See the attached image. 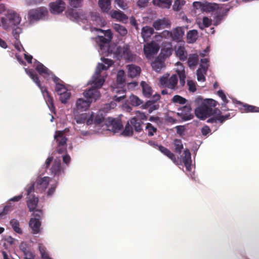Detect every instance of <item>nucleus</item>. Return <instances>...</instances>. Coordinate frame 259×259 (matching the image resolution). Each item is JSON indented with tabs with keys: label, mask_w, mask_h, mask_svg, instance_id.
Listing matches in <instances>:
<instances>
[{
	"label": "nucleus",
	"mask_w": 259,
	"mask_h": 259,
	"mask_svg": "<svg viewBox=\"0 0 259 259\" xmlns=\"http://www.w3.org/2000/svg\"><path fill=\"white\" fill-rule=\"evenodd\" d=\"M131 104L134 106H138L143 103V101L137 96L132 95L130 97Z\"/></svg>",
	"instance_id": "53"
},
{
	"label": "nucleus",
	"mask_w": 259,
	"mask_h": 259,
	"mask_svg": "<svg viewBox=\"0 0 259 259\" xmlns=\"http://www.w3.org/2000/svg\"><path fill=\"white\" fill-rule=\"evenodd\" d=\"M154 33L152 27L148 26L143 27L141 30V36L144 41H148Z\"/></svg>",
	"instance_id": "31"
},
{
	"label": "nucleus",
	"mask_w": 259,
	"mask_h": 259,
	"mask_svg": "<svg viewBox=\"0 0 259 259\" xmlns=\"http://www.w3.org/2000/svg\"><path fill=\"white\" fill-rule=\"evenodd\" d=\"M34 218L32 219H36V220L40 221L42 216V211L41 210L36 209L33 213Z\"/></svg>",
	"instance_id": "62"
},
{
	"label": "nucleus",
	"mask_w": 259,
	"mask_h": 259,
	"mask_svg": "<svg viewBox=\"0 0 259 259\" xmlns=\"http://www.w3.org/2000/svg\"><path fill=\"white\" fill-rule=\"evenodd\" d=\"M195 105L198 106L195 110V113L197 117L204 120L210 116L213 113V109L209 106H206L203 103V99L200 96H197L194 101Z\"/></svg>",
	"instance_id": "7"
},
{
	"label": "nucleus",
	"mask_w": 259,
	"mask_h": 259,
	"mask_svg": "<svg viewBox=\"0 0 259 259\" xmlns=\"http://www.w3.org/2000/svg\"><path fill=\"white\" fill-rule=\"evenodd\" d=\"M110 15L112 18L116 21L125 23L127 20V17L120 11L112 10L110 12Z\"/></svg>",
	"instance_id": "27"
},
{
	"label": "nucleus",
	"mask_w": 259,
	"mask_h": 259,
	"mask_svg": "<svg viewBox=\"0 0 259 259\" xmlns=\"http://www.w3.org/2000/svg\"><path fill=\"white\" fill-rule=\"evenodd\" d=\"M124 130H142L140 122L136 117H133L127 122Z\"/></svg>",
	"instance_id": "29"
},
{
	"label": "nucleus",
	"mask_w": 259,
	"mask_h": 259,
	"mask_svg": "<svg viewBox=\"0 0 259 259\" xmlns=\"http://www.w3.org/2000/svg\"><path fill=\"white\" fill-rule=\"evenodd\" d=\"M154 5L162 8H169L171 5L172 0H153Z\"/></svg>",
	"instance_id": "42"
},
{
	"label": "nucleus",
	"mask_w": 259,
	"mask_h": 259,
	"mask_svg": "<svg viewBox=\"0 0 259 259\" xmlns=\"http://www.w3.org/2000/svg\"><path fill=\"white\" fill-rule=\"evenodd\" d=\"M244 110L246 112H259V107L245 104L243 105Z\"/></svg>",
	"instance_id": "54"
},
{
	"label": "nucleus",
	"mask_w": 259,
	"mask_h": 259,
	"mask_svg": "<svg viewBox=\"0 0 259 259\" xmlns=\"http://www.w3.org/2000/svg\"><path fill=\"white\" fill-rule=\"evenodd\" d=\"M193 7L194 9L197 10H200L201 11L204 12L205 7V2H194L193 3Z\"/></svg>",
	"instance_id": "57"
},
{
	"label": "nucleus",
	"mask_w": 259,
	"mask_h": 259,
	"mask_svg": "<svg viewBox=\"0 0 259 259\" xmlns=\"http://www.w3.org/2000/svg\"><path fill=\"white\" fill-rule=\"evenodd\" d=\"M161 38L171 39V31L165 30L163 31L159 35L155 36V38L157 40H159V39Z\"/></svg>",
	"instance_id": "52"
},
{
	"label": "nucleus",
	"mask_w": 259,
	"mask_h": 259,
	"mask_svg": "<svg viewBox=\"0 0 259 259\" xmlns=\"http://www.w3.org/2000/svg\"><path fill=\"white\" fill-rule=\"evenodd\" d=\"M30 64L32 65L33 67L35 68L36 71L45 79L48 80L52 79L54 82V78L57 77L50 69L35 59H32V63Z\"/></svg>",
	"instance_id": "8"
},
{
	"label": "nucleus",
	"mask_w": 259,
	"mask_h": 259,
	"mask_svg": "<svg viewBox=\"0 0 259 259\" xmlns=\"http://www.w3.org/2000/svg\"><path fill=\"white\" fill-rule=\"evenodd\" d=\"M102 63H99L91 79L88 82V84H93L92 88L85 90L83 96L85 100L82 98L76 100L75 105L72 108V113L76 115L81 112L86 111L89 109L91 104L97 101L100 97V93L98 89L101 88L105 81L107 76L105 72L113 64L111 59L101 58Z\"/></svg>",
	"instance_id": "1"
},
{
	"label": "nucleus",
	"mask_w": 259,
	"mask_h": 259,
	"mask_svg": "<svg viewBox=\"0 0 259 259\" xmlns=\"http://www.w3.org/2000/svg\"><path fill=\"white\" fill-rule=\"evenodd\" d=\"M83 0H69L70 5L74 8L80 7Z\"/></svg>",
	"instance_id": "60"
},
{
	"label": "nucleus",
	"mask_w": 259,
	"mask_h": 259,
	"mask_svg": "<svg viewBox=\"0 0 259 259\" xmlns=\"http://www.w3.org/2000/svg\"><path fill=\"white\" fill-rule=\"evenodd\" d=\"M187 85L189 91L191 92H195L196 91V82L191 80H187Z\"/></svg>",
	"instance_id": "59"
},
{
	"label": "nucleus",
	"mask_w": 259,
	"mask_h": 259,
	"mask_svg": "<svg viewBox=\"0 0 259 259\" xmlns=\"http://www.w3.org/2000/svg\"><path fill=\"white\" fill-rule=\"evenodd\" d=\"M29 225L32 229V233L33 234H37L40 232V227L41 226L40 221L36 220V219L31 218L29 221Z\"/></svg>",
	"instance_id": "34"
},
{
	"label": "nucleus",
	"mask_w": 259,
	"mask_h": 259,
	"mask_svg": "<svg viewBox=\"0 0 259 259\" xmlns=\"http://www.w3.org/2000/svg\"><path fill=\"white\" fill-rule=\"evenodd\" d=\"M172 149L176 153L181 154L184 146L181 140L175 139L172 143Z\"/></svg>",
	"instance_id": "36"
},
{
	"label": "nucleus",
	"mask_w": 259,
	"mask_h": 259,
	"mask_svg": "<svg viewBox=\"0 0 259 259\" xmlns=\"http://www.w3.org/2000/svg\"><path fill=\"white\" fill-rule=\"evenodd\" d=\"M110 132V135H114L119 134V136L123 137H131L133 135L134 131H109Z\"/></svg>",
	"instance_id": "47"
},
{
	"label": "nucleus",
	"mask_w": 259,
	"mask_h": 259,
	"mask_svg": "<svg viewBox=\"0 0 259 259\" xmlns=\"http://www.w3.org/2000/svg\"><path fill=\"white\" fill-rule=\"evenodd\" d=\"M217 95L221 98L223 103H222L223 107L226 108V104L228 103L226 96L223 90H220L218 91Z\"/></svg>",
	"instance_id": "55"
},
{
	"label": "nucleus",
	"mask_w": 259,
	"mask_h": 259,
	"mask_svg": "<svg viewBox=\"0 0 259 259\" xmlns=\"http://www.w3.org/2000/svg\"><path fill=\"white\" fill-rule=\"evenodd\" d=\"M25 259H34V254L30 250L23 254Z\"/></svg>",
	"instance_id": "64"
},
{
	"label": "nucleus",
	"mask_w": 259,
	"mask_h": 259,
	"mask_svg": "<svg viewBox=\"0 0 259 259\" xmlns=\"http://www.w3.org/2000/svg\"><path fill=\"white\" fill-rule=\"evenodd\" d=\"M151 66L153 70L159 72L164 67V63L161 61L156 60L152 63Z\"/></svg>",
	"instance_id": "50"
},
{
	"label": "nucleus",
	"mask_w": 259,
	"mask_h": 259,
	"mask_svg": "<svg viewBox=\"0 0 259 259\" xmlns=\"http://www.w3.org/2000/svg\"><path fill=\"white\" fill-rule=\"evenodd\" d=\"M105 115L102 112L100 113L99 110L95 114L91 112L89 117L87 120V125H100L103 121L107 127H112V130H122V124L120 119L108 117L104 119Z\"/></svg>",
	"instance_id": "4"
},
{
	"label": "nucleus",
	"mask_w": 259,
	"mask_h": 259,
	"mask_svg": "<svg viewBox=\"0 0 259 259\" xmlns=\"http://www.w3.org/2000/svg\"><path fill=\"white\" fill-rule=\"evenodd\" d=\"M175 51L177 57L181 61H186L188 57L187 52L185 47V42L180 41L175 47Z\"/></svg>",
	"instance_id": "16"
},
{
	"label": "nucleus",
	"mask_w": 259,
	"mask_h": 259,
	"mask_svg": "<svg viewBox=\"0 0 259 259\" xmlns=\"http://www.w3.org/2000/svg\"><path fill=\"white\" fill-rule=\"evenodd\" d=\"M230 114L227 113L225 115L220 116L219 118L211 117L207 120V122L211 123L217 125L218 123H222L224 121L230 118Z\"/></svg>",
	"instance_id": "39"
},
{
	"label": "nucleus",
	"mask_w": 259,
	"mask_h": 259,
	"mask_svg": "<svg viewBox=\"0 0 259 259\" xmlns=\"http://www.w3.org/2000/svg\"><path fill=\"white\" fill-rule=\"evenodd\" d=\"M141 86L142 88L143 94L146 98L151 96L153 91L151 87L145 81H142L141 82Z\"/></svg>",
	"instance_id": "37"
},
{
	"label": "nucleus",
	"mask_w": 259,
	"mask_h": 259,
	"mask_svg": "<svg viewBox=\"0 0 259 259\" xmlns=\"http://www.w3.org/2000/svg\"><path fill=\"white\" fill-rule=\"evenodd\" d=\"M13 209V206L10 204V203H9L4 207L3 211L0 213V217H2L3 215L8 214L9 212L12 211Z\"/></svg>",
	"instance_id": "58"
},
{
	"label": "nucleus",
	"mask_w": 259,
	"mask_h": 259,
	"mask_svg": "<svg viewBox=\"0 0 259 259\" xmlns=\"http://www.w3.org/2000/svg\"><path fill=\"white\" fill-rule=\"evenodd\" d=\"M112 92L113 93H118L120 96L115 95L114 96V100L117 102H120L125 97V94L123 90L120 89L113 88Z\"/></svg>",
	"instance_id": "45"
},
{
	"label": "nucleus",
	"mask_w": 259,
	"mask_h": 259,
	"mask_svg": "<svg viewBox=\"0 0 259 259\" xmlns=\"http://www.w3.org/2000/svg\"><path fill=\"white\" fill-rule=\"evenodd\" d=\"M98 4L102 11L104 12H108L110 9V0H99Z\"/></svg>",
	"instance_id": "43"
},
{
	"label": "nucleus",
	"mask_w": 259,
	"mask_h": 259,
	"mask_svg": "<svg viewBox=\"0 0 259 259\" xmlns=\"http://www.w3.org/2000/svg\"><path fill=\"white\" fill-rule=\"evenodd\" d=\"M66 15L72 21L79 24H84L88 22L87 14L84 12H78L76 10L70 9L66 12Z\"/></svg>",
	"instance_id": "13"
},
{
	"label": "nucleus",
	"mask_w": 259,
	"mask_h": 259,
	"mask_svg": "<svg viewBox=\"0 0 259 259\" xmlns=\"http://www.w3.org/2000/svg\"><path fill=\"white\" fill-rule=\"evenodd\" d=\"M125 72L123 70H119L117 73V84L121 87L125 82Z\"/></svg>",
	"instance_id": "46"
},
{
	"label": "nucleus",
	"mask_w": 259,
	"mask_h": 259,
	"mask_svg": "<svg viewBox=\"0 0 259 259\" xmlns=\"http://www.w3.org/2000/svg\"><path fill=\"white\" fill-rule=\"evenodd\" d=\"M228 6V4H218L215 3H208L205 2L204 12L210 13L216 11L218 12L220 10H222L225 7Z\"/></svg>",
	"instance_id": "18"
},
{
	"label": "nucleus",
	"mask_w": 259,
	"mask_h": 259,
	"mask_svg": "<svg viewBox=\"0 0 259 259\" xmlns=\"http://www.w3.org/2000/svg\"><path fill=\"white\" fill-rule=\"evenodd\" d=\"M231 8V6L228 5V7H225L222 10L218 11L217 12V14L213 17V25L214 26H218L221 24L223 18L227 16Z\"/></svg>",
	"instance_id": "22"
},
{
	"label": "nucleus",
	"mask_w": 259,
	"mask_h": 259,
	"mask_svg": "<svg viewBox=\"0 0 259 259\" xmlns=\"http://www.w3.org/2000/svg\"><path fill=\"white\" fill-rule=\"evenodd\" d=\"M50 179L48 177L37 178L35 183L36 191L40 192L44 191L49 185Z\"/></svg>",
	"instance_id": "21"
},
{
	"label": "nucleus",
	"mask_w": 259,
	"mask_h": 259,
	"mask_svg": "<svg viewBox=\"0 0 259 259\" xmlns=\"http://www.w3.org/2000/svg\"><path fill=\"white\" fill-rule=\"evenodd\" d=\"M203 103L205 104L206 106H215L217 102L213 99H203Z\"/></svg>",
	"instance_id": "61"
},
{
	"label": "nucleus",
	"mask_w": 259,
	"mask_h": 259,
	"mask_svg": "<svg viewBox=\"0 0 259 259\" xmlns=\"http://www.w3.org/2000/svg\"><path fill=\"white\" fill-rule=\"evenodd\" d=\"M116 106V104L115 102L112 101L110 103L105 104L103 107L99 109V112H102L105 115L107 113L112 109H114Z\"/></svg>",
	"instance_id": "44"
},
{
	"label": "nucleus",
	"mask_w": 259,
	"mask_h": 259,
	"mask_svg": "<svg viewBox=\"0 0 259 259\" xmlns=\"http://www.w3.org/2000/svg\"><path fill=\"white\" fill-rule=\"evenodd\" d=\"M196 22L199 28L203 30L205 28L208 27L211 24L212 21L211 19L204 16L203 17L202 19H198Z\"/></svg>",
	"instance_id": "33"
},
{
	"label": "nucleus",
	"mask_w": 259,
	"mask_h": 259,
	"mask_svg": "<svg viewBox=\"0 0 259 259\" xmlns=\"http://www.w3.org/2000/svg\"><path fill=\"white\" fill-rule=\"evenodd\" d=\"M158 149L162 153L172 160L175 164L177 165L179 164L178 157H177L176 156L168 149L163 146L160 145L158 146Z\"/></svg>",
	"instance_id": "25"
},
{
	"label": "nucleus",
	"mask_w": 259,
	"mask_h": 259,
	"mask_svg": "<svg viewBox=\"0 0 259 259\" xmlns=\"http://www.w3.org/2000/svg\"><path fill=\"white\" fill-rule=\"evenodd\" d=\"M55 83V91L59 96V100L61 103L66 104L71 96L70 85L66 84L63 81L58 77L54 78Z\"/></svg>",
	"instance_id": "6"
},
{
	"label": "nucleus",
	"mask_w": 259,
	"mask_h": 259,
	"mask_svg": "<svg viewBox=\"0 0 259 259\" xmlns=\"http://www.w3.org/2000/svg\"><path fill=\"white\" fill-rule=\"evenodd\" d=\"M198 55L195 54H190L188 58V65L190 68H194L198 63Z\"/></svg>",
	"instance_id": "41"
},
{
	"label": "nucleus",
	"mask_w": 259,
	"mask_h": 259,
	"mask_svg": "<svg viewBox=\"0 0 259 259\" xmlns=\"http://www.w3.org/2000/svg\"><path fill=\"white\" fill-rule=\"evenodd\" d=\"M51 13L54 15L61 13L65 9V4L62 0H56L49 5Z\"/></svg>",
	"instance_id": "15"
},
{
	"label": "nucleus",
	"mask_w": 259,
	"mask_h": 259,
	"mask_svg": "<svg viewBox=\"0 0 259 259\" xmlns=\"http://www.w3.org/2000/svg\"><path fill=\"white\" fill-rule=\"evenodd\" d=\"M10 225L13 230L18 234H22V231L20 228V224L19 221L16 219H12L10 221Z\"/></svg>",
	"instance_id": "49"
},
{
	"label": "nucleus",
	"mask_w": 259,
	"mask_h": 259,
	"mask_svg": "<svg viewBox=\"0 0 259 259\" xmlns=\"http://www.w3.org/2000/svg\"><path fill=\"white\" fill-rule=\"evenodd\" d=\"M178 80L176 74H172L169 77L168 74H165L160 77V83L163 87L175 90L177 87Z\"/></svg>",
	"instance_id": "12"
},
{
	"label": "nucleus",
	"mask_w": 259,
	"mask_h": 259,
	"mask_svg": "<svg viewBox=\"0 0 259 259\" xmlns=\"http://www.w3.org/2000/svg\"><path fill=\"white\" fill-rule=\"evenodd\" d=\"M159 49L158 45L152 41L144 45V52L146 57L150 58L158 52Z\"/></svg>",
	"instance_id": "17"
},
{
	"label": "nucleus",
	"mask_w": 259,
	"mask_h": 259,
	"mask_svg": "<svg viewBox=\"0 0 259 259\" xmlns=\"http://www.w3.org/2000/svg\"><path fill=\"white\" fill-rule=\"evenodd\" d=\"M66 131H56L54 135V139L58 143V147L57 152L59 154H62L66 152V141L67 139L66 138L65 132Z\"/></svg>",
	"instance_id": "11"
},
{
	"label": "nucleus",
	"mask_w": 259,
	"mask_h": 259,
	"mask_svg": "<svg viewBox=\"0 0 259 259\" xmlns=\"http://www.w3.org/2000/svg\"><path fill=\"white\" fill-rule=\"evenodd\" d=\"M152 25L156 30H160L164 28H170L171 22L168 19L163 18L154 21Z\"/></svg>",
	"instance_id": "19"
},
{
	"label": "nucleus",
	"mask_w": 259,
	"mask_h": 259,
	"mask_svg": "<svg viewBox=\"0 0 259 259\" xmlns=\"http://www.w3.org/2000/svg\"><path fill=\"white\" fill-rule=\"evenodd\" d=\"M14 44V47L17 50L18 53H16L15 57L17 61L20 64L26 65L25 62L24 61L25 59L27 63H31L32 56L26 54L21 44L18 40Z\"/></svg>",
	"instance_id": "9"
},
{
	"label": "nucleus",
	"mask_w": 259,
	"mask_h": 259,
	"mask_svg": "<svg viewBox=\"0 0 259 259\" xmlns=\"http://www.w3.org/2000/svg\"><path fill=\"white\" fill-rule=\"evenodd\" d=\"M38 202V198L35 195L28 196L27 205L30 211L34 210Z\"/></svg>",
	"instance_id": "30"
},
{
	"label": "nucleus",
	"mask_w": 259,
	"mask_h": 259,
	"mask_svg": "<svg viewBox=\"0 0 259 259\" xmlns=\"http://www.w3.org/2000/svg\"><path fill=\"white\" fill-rule=\"evenodd\" d=\"M51 172L54 177L57 176L59 177L64 174V170L62 167L60 160H55L51 168Z\"/></svg>",
	"instance_id": "23"
},
{
	"label": "nucleus",
	"mask_w": 259,
	"mask_h": 259,
	"mask_svg": "<svg viewBox=\"0 0 259 259\" xmlns=\"http://www.w3.org/2000/svg\"><path fill=\"white\" fill-rule=\"evenodd\" d=\"M22 18L20 15L11 9L7 11L4 16L0 18V27L5 30L12 29V34L15 40L19 39L20 34L23 32L25 23L21 24Z\"/></svg>",
	"instance_id": "3"
},
{
	"label": "nucleus",
	"mask_w": 259,
	"mask_h": 259,
	"mask_svg": "<svg viewBox=\"0 0 259 259\" xmlns=\"http://www.w3.org/2000/svg\"><path fill=\"white\" fill-rule=\"evenodd\" d=\"M113 30L120 36H124L127 33V30L123 25L119 24L114 23L112 24Z\"/></svg>",
	"instance_id": "38"
},
{
	"label": "nucleus",
	"mask_w": 259,
	"mask_h": 259,
	"mask_svg": "<svg viewBox=\"0 0 259 259\" xmlns=\"http://www.w3.org/2000/svg\"><path fill=\"white\" fill-rule=\"evenodd\" d=\"M182 161L185 165L187 170L189 171L191 170V154L188 149L184 150L183 154L181 156Z\"/></svg>",
	"instance_id": "24"
},
{
	"label": "nucleus",
	"mask_w": 259,
	"mask_h": 259,
	"mask_svg": "<svg viewBox=\"0 0 259 259\" xmlns=\"http://www.w3.org/2000/svg\"><path fill=\"white\" fill-rule=\"evenodd\" d=\"M187 41L189 44H193L198 38V31L195 29L189 31L187 33Z\"/></svg>",
	"instance_id": "40"
},
{
	"label": "nucleus",
	"mask_w": 259,
	"mask_h": 259,
	"mask_svg": "<svg viewBox=\"0 0 259 259\" xmlns=\"http://www.w3.org/2000/svg\"><path fill=\"white\" fill-rule=\"evenodd\" d=\"M188 27L178 26L172 29L171 31V40L173 41L180 42L181 39L184 35L185 29H187Z\"/></svg>",
	"instance_id": "20"
},
{
	"label": "nucleus",
	"mask_w": 259,
	"mask_h": 259,
	"mask_svg": "<svg viewBox=\"0 0 259 259\" xmlns=\"http://www.w3.org/2000/svg\"><path fill=\"white\" fill-rule=\"evenodd\" d=\"M126 69L128 76L132 78L139 76L141 72L140 67L134 64L127 65Z\"/></svg>",
	"instance_id": "28"
},
{
	"label": "nucleus",
	"mask_w": 259,
	"mask_h": 259,
	"mask_svg": "<svg viewBox=\"0 0 259 259\" xmlns=\"http://www.w3.org/2000/svg\"><path fill=\"white\" fill-rule=\"evenodd\" d=\"M48 10L46 7H39L31 10L28 13V19L30 22L45 19L48 17Z\"/></svg>",
	"instance_id": "10"
},
{
	"label": "nucleus",
	"mask_w": 259,
	"mask_h": 259,
	"mask_svg": "<svg viewBox=\"0 0 259 259\" xmlns=\"http://www.w3.org/2000/svg\"><path fill=\"white\" fill-rule=\"evenodd\" d=\"M207 69V65H200V67L197 70V78L199 82H204L205 80L204 74Z\"/></svg>",
	"instance_id": "35"
},
{
	"label": "nucleus",
	"mask_w": 259,
	"mask_h": 259,
	"mask_svg": "<svg viewBox=\"0 0 259 259\" xmlns=\"http://www.w3.org/2000/svg\"><path fill=\"white\" fill-rule=\"evenodd\" d=\"M74 119L75 120L76 123L77 124H83L85 122L87 123V114H79L76 115L75 114H73Z\"/></svg>",
	"instance_id": "48"
},
{
	"label": "nucleus",
	"mask_w": 259,
	"mask_h": 259,
	"mask_svg": "<svg viewBox=\"0 0 259 259\" xmlns=\"http://www.w3.org/2000/svg\"><path fill=\"white\" fill-rule=\"evenodd\" d=\"M93 31L94 30L100 33L96 38L99 44V53L101 55L109 56L113 54V57L117 60H124L126 62H133L136 60V55L132 53L130 46L127 44L121 45L109 46V43L112 38V33L110 29L103 30L96 28H91Z\"/></svg>",
	"instance_id": "2"
},
{
	"label": "nucleus",
	"mask_w": 259,
	"mask_h": 259,
	"mask_svg": "<svg viewBox=\"0 0 259 259\" xmlns=\"http://www.w3.org/2000/svg\"><path fill=\"white\" fill-rule=\"evenodd\" d=\"M176 71L179 76L180 83L184 85L185 82L186 75L185 72V68L183 64L180 62H178L175 64Z\"/></svg>",
	"instance_id": "26"
},
{
	"label": "nucleus",
	"mask_w": 259,
	"mask_h": 259,
	"mask_svg": "<svg viewBox=\"0 0 259 259\" xmlns=\"http://www.w3.org/2000/svg\"><path fill=\"white\" fill-rule=\"evenodd\" d=\"M35 186V183L31 184L28 188L27 189V195L28 196L34 195L33 194H31V193L34 191V187Z\"/></svg>",
	"instance_id": "63"
},
{
	"label": "nucleus",
	"mask_w": 259,
	"mask_h": 259,
	"mask_svg": "<svg viewBox=\"0 0 259 259\" xmlns=\"http://www.w3.org/2000/svg\"><path fill=\"white\" fill-rule=\"evenodd\" d=\"M91 20L94 22V24L97 26H99L100 27L104 26L106 22L105 20H104L102 18L100 17L99 14L96 12H92L91 14Z\"/></svg>",
	"instance_id": "32"
},
{
	"label": "nucleus",
	"mask_w": 259,
	"mask_h": 259,
	"mask_svg": "<svg viewBox=\"0 0 259 259\" xmlns=\"http://www.w3.org/2000/svg\"><path fill=\"white\" fill-rule=\"evenodd\" d=\"M172 101L175 103L184 104L186 103V99L179 95H175L173 97Z\"/></svg>",
	"instance_id": "56"
},
{
	"label": "nucleus",
	"mask_w": 259,
	"mask_h": 259,
	"mask_svg": "<svg viewBox=\"0 0 259 259\" xmlns=\"http://www.w3.org/2000/svg\"><path fill=\"white\" fill-rule=\"evenodd\" d=\"M185 4L186 1L185 0H176L172 6L173 10L175 11H179L182 9Z\"/></svg>",
	"instance_id": "51"
},
{
	"label": "nucleus",
	"mask_w": 259,
	"mask_h": 259,
	"mask_svg": "<svg viewBox=\"0 0 259 259\" xmlns=\"http://www.w3.org/2000/svg\"><path fill=\"white\" fill-rule=\"evenodd\" d=\"M25 71L26 73L29 76V77L40 90L41 94L49 108L51 112H53L55 110L53 99L50 95L46 88L41 84L37 74L32 69L25 68Z\"/></svg>",
	"instance_id": "5"
},
{
	"label": "nucleus",
	"mask_w": 259,
	"mask_h": 259,
	"mask_svg": "<svg viewBox=\"0 0 259 259\" xmlns=\"http://www.w3.org/2000/svg\"><path fill=\"white\" fill-rule=\"evenodd\" d=\"M191 111L190 106H184L178 109L177 114L182 121H187L191 119L193 117Z\"/></svg>",
	"instance_id": "14"
}]
</instances>
